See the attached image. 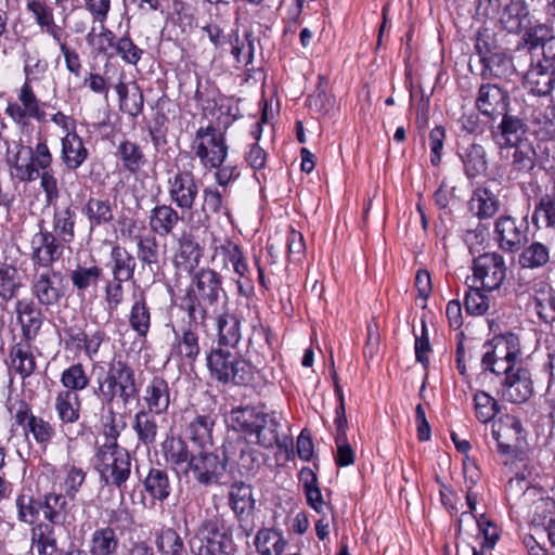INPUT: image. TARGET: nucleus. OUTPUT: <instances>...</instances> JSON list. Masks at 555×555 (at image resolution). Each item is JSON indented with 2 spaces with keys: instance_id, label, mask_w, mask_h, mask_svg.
<instances>
[{
  "instance_id": "1",
  "label": "nucleus",
  "mask_w": 555,
  "mask_h": 555,
  "mask_svg": "<svg viewBox=\"0 0 555 555\" xmlns=\"http://www.w3.org/2000/svg\"><path fill=\"white\" fill-rule=\"evenodd\" d=\"M228 295L223 279L216 270L204 267L193 273L181 298V308L192 324L206 325L211 312H216L221 299Z\"/></svg>"
},
{
  "instance_id": "2",
  "label": "nucleus",
  "mask_w": 555,
  "mask_h": 555,
  "mask_svg": "<svg viewBox=\"0 0 555 555\" xmlns=\"http://www.w3.org/2000/svg\"><path fill=\"white\" fill-rule=\"evenodd\" d=\"M227 422L234 430L255 437V442L264 449L281 447V422L275 412L266 413L254 406L236 408L230 412Z\"/></svg>"
},
{
  "instance_id": "3",
  "label": "nucleus",
  "mask_w": 555,
  "mask_h": 555,
  "mask_svg": "<svg viewBox=\"0 0 555 555\" xmlns=\"http://www.w3.org/2000/svg\"><path fill=\"white\" fill-rule=\"evenodd\" d=\"M118 435L117 429L111 427L107 442L96 451L95 468L102 481L120 488L130 476L131 459L129 453L117 444Z\"/></svg>"
},
{
  "instance_id": "4",
  "label": "nucleus",
  "mask_w": 555,
  "mask_h": 555,
  "mask_svg": "<svg viewBox=\"0 0 555 555\" xmlns=\"http://www.w3.org/2000/svg\"><path fill=\"white\" fill-rule=\"evenodd\" d=\"M99 396L106 403L120 400L124 404L132 401L139 392L132 367L121 361L113 360L103 378H99Z\"/></svg>"
},
{
  "instance_id": "5",
  "label": "nucleus",
  "mask_w": 555,
  "mask_h": 555,
  "mask_svg": "<svg viewBox=\"0 0 555 555\" xmlns=\"http://www.w3.org/2000/svg\"><path fill=\"white\" fill-rule=\"evenodd\" d=\"M211 375L222 383L248 384L254 378L255 367L241 356L221 348L212 349L207 356Z\"/></svg>"
},
{
  "instance_id": "6",
  "label": "nucleus",
  "mask_w": 555,
  "mask_h": 555,
  "mask_svg": "<svg viewBox=\"0 0 555 555\" xmlns=\"http://www.w3.org/2000/svg\"><path fill=\"white\" fill-rule=\"evenodd\" d=\"M235 449L233 442L222 444L221 454L207 452L202 449L191 456V461L184 473L191 472L197 482L204 486L217 483L227 469L230 462H235L232 451Z\"/></svg>"
},
{
  "instance_id": "7",
  "label": "nucleus",
  "mask_w": 555,
  "mask_h": 555,
  "mask_svg": "<svg viewBox=\"0 0 555 555\" xmlns=\"http://www.w3.org/2000/svg\"><path fill=\"white\" fill-rule=\"evenodd\" d=\"M487 349L481 359L485 371L502 375L519 365L520 344L515 334L495 336L485 345Z\"/></svg>"
},
{
  "instance_id": "8",
  "label": "nucleus",
  "mask_w": 555,
  "mask_h": 555,
  "mask_svg": "<svg viewBox=\"0 0 555 555\" xmlns=\"http://www.w3.org/2000/svg\"><path fill=\"white\" fill-rule=\"evenodd\" d=\"M191 149L201 165L208 170L222 165L229 152L224 134L212 125L196 130Z\"/></svg>"
},
{
  "instance_id": "9",
  "label": "nucleus",
  "mask_w": 555,
  "mask_h": 555,
  "mask_svg": "<svg viewBox=\"0 0 555 555\" xmlns=\"http://www.w3.org/2000/svg\"><path fill=\"white\" fill-rule=\"evenodd\" d=\"M168 197L181 214L193 209L198 197L199 189L193 172L189 169L170 171L166 181Z\"/></svg>"
},
{
  "instance_id": "10",
  "label": "nucleus",
  "mask_w": 555,
  "mask_h": 555,
  "mask_svg": "<svg viewBox=\"0 0 555 555\" xmlns=\"http://www.w3.org/2000/svg\"><path fill=\"white\" fill-rule=\"evenodd\" d=\"M31 294L46 309L59 306L66 294L62 273L53 269L35 270L31 280Z\"/></svg>"
},
{
  "instance_id": "11",
  "label": "nucleus",
  "mask_w": 555,
  "mask_h": 555,
  "mask_svg": "<svg viewBox=\"0 0 555 555\" xmlns=\"http://www.w3.org/2000/svg\"><path fill=\"white\" fill-rule=\"evenodd\" d=\"M5 114L15 124L23 127L29 124V119L44 121L46 113L28 79H25L17 91V102L8 103Z\"/></svg>"
},
{
  "instance_id": "12",
  "label": "nucleus",
  "mask_w": 555,
  "mask_h": 555,
  "mask_svg": "<svg viewBox=\"0 0 555 555\" xmlns=\"http://www.w3.org/2000/svg\"><path fill=\"white\" fill-rule=\"evenodd\" d=\"M506 264L499 253H483L473 261V273L483 289L495 291L501 287L506 278Z\"/></svg>"
},
{
  "instance_id": "13",
  "label": "nucleus",
  "mask_w": 555,
  "mask_h": 555,
  "mask_svg": "<svg viewBox=\"0 0 555 555\" xmlns=\"http://www.w3.org/2000/svg\"><path fill=\"white\" fill-rule=\"evenodd\" d=\"M63 255V246L57 237L47 229L40 230L30 240V259L35 270L51 269Z\"/></svg>"
},
{
  "instance_id": "14",
  "label": "nucleus",
  "mask_w": 555,
  "mask_h": 555,
  "mask_svg": "<svg viewBox=\"0 0 555 555\" xmlns=\"http://www.w3.org/2000/svg\"><path fill=\"white\" fill-rule=\"evenodd\" d=\"M202 324H192L189 320L188 326L181 331L172 328L175 339L170 348V357L181 364L192 365L201 353L199 338L196 328Z\"/></svg>"
},
{
  "instance_id": "15",
  "label": "nucleus",
  "mask_w": 555,
  "mask_h": 555,
  "mask_svg": "<svg viewBox=\"0 0 555 555\" xmlns=\"http://www.w3.org/2000/svg\"><path fill=\"white\" fill-rule=\"evenodd\" d=\"M191 542L219 546L221 554L232 546V538L224 530L223 520L217 511H206V516Z\"/></svg>"
},
{
  "instance_id": "16",
  "label": "nucleus",
  "mask_w": 555,
  "mask_h": 555,
  "mask_svg": "<svg viewBox=\"0 0 555 555\" xmlns=\"http://www.w3.org/2000/svg\"><path fill=\"white\" fill-rule=\"evenodd\" d=\"M528 227L509 216H501L495 221L494 234L499 246L504 251L515 253L527 242Z\"/></svg>"
},
{
  "instance_id": "17",
  "label": "nucleus",
  "mask_w": 555,
  "mask_h": 555,
  "mask_svg": "<svg viewBox=\"0 0 555 555\" xmlns=\"http://www.w3.org/2000/svg\"><path fill=\"white\" fill-rule=\"evenodd\" d=\"M502 382L503 397L513 403L526 402L533 393V383L530 372L520 364L504 373Z\"/></svg>"
},
{
  "instance_id": "18",
  "label": "nucleus",
  "mask_w": 555,
  "mask_h": 555,
  "mask_svg": "<svg viewBox=\"0 0 555 555\" xmlns=\"http://www.w3.org/2000/svg\"><path fill=\"white\" fill-rule=\"evenodd\" d=\"M525 88L538 96L551 94L555 87V66L551 62L538 61L531 64L524 77Z\"/></svg>"
},
{
  "instance_id": "19",
  "label": "nucleus",
  "mask_w": 555,
  "mask_h": 555,
  "mask_svg": "<svg viewBox=\"0 0 555 555\" xmlns=\"http://www.w3.org/2000/svg\"><path fill=\"white\" fill-rule=\"evenodd\" d=\"M521 434V423L514 415H502L492 425V436L498 443L499 451L503 454H508L512 451L514 443L520 440Z\"/></svg>"
},
{
  "instance_id": "20",
  "label": "nucleus",
  "mask_w": 555,
  "mask_h": 555,
  "mask_svg": "<svg viewBox=\"0 0 555 555\" xmlns=\"http://www.w3.org/2000/svg\"><path fill=\"white\" fill-rule=\"evenodd\" d=\"M15 313L22 328V340L33 341L43 323L40 308L31 299L23 298L15 302Z\"/></svg>"
},
{
  "instance_id": "21",
  "label": "nucleus",
  "mask_w": 555,
  "mask_h": 555,
  "mask_svg": "<svg viewBox=\"0 0 555 555\" xmlns=\"http://www.w3.org/2000/svg\"><path fill=\"white\" fill-rule=\"evenodd\" d=\"M182 218L171 204H159L150 211L149 227L152 233L166 237L173 234Z\"/></svg>"
},
{
  "instance_id": "22",
  "label": "nucleus",
  "mask_w": 555,
  "mask_h": 555,
  "mask_svg": "<svg viewBox=\"0 0 555 555\" xmlns=\"http://www.w3.org/2000/svg\"><path fill=\"white\" fill-rule=\"evenodd\" d=\"M508 105V95L496 85H482L476 99V106L486 116L504 115Z\"/></svg>"
},
{
  "instance_id": "23",
  "label": "nucleus",
  "mask_w": 555,
  "mask_h": 555,
  "mask_svg": "<svg viewBox=\"0 0 555 555\" xmlns=\"http://www.w3.org/2000/svg\"><path fill=\"white\" fill-rule=\"evenodd\" d=\"M526 132V125L521 119L504 114L499 131L494 133V141L501 150H508L530 141Z\"/></svg>"
},
{
  "instance_id": "24",
  "label": "nucleus",
  "mask_w": 555,
  "mask_h": 555,
  "mask_svg": "<svg viewBox=\"0 0 555 555\" xmlns=\"http://www.w3.org/2000/svg\"><path fill=\"white\" fill-rule=\"evenodd\" d=\"M142 402L146 412L156 415L166 413L170 404V392L167 382L162 377H154L144 389Z\"/></svg>"
},
{
  "instance_id": "25",
  "label": "nucleus",
  "mask_w": 555,
  "mask_h": 555,
  "mask_svg": "<svg viewBox=\"0 0 555 555\" xmlns=\"http://www.w3.org/2000/svg\"><path fill=\"white\" fill-rule=\"evenodd\" d=\"M26 10L31 14L40 30L53 40L65 34L63 27L55 22L53 8L46 0H27Z\"/></svg>"
},
{
  "instance_id": "26",
  "label": "nucleus",
  "mask_w": 555,
  "mask_h": 555,
  "mask_svg": "<svg viewBox=\"0 0 555 555\" xmlns=\"http://www.w3.org/2000/svg\"><path fill=\"white\" fill-rule=\"evenodd\" d=\"M457 155L462 160L464 172L468 179L483 176L488 169L487 153L478 143L460 145Z\"/></svg>"
},
{
  "instance_id": "27",
  "label": "nucleus",
  "mask_w": 555,
  "mask_h": 555,
  "mask_svg": "<svg viewBox=\"0 0 555 555\" xmlns=\"http://www.w3.org/2000/svg\"><path fill=\"white\" fill-rule=\"evenodd\" d=\"M7 164L11 178L17 182H33L39 177V173L33 168L26 145L20 143L16 145L15 152L8 151Z\"/></svg>"
},
{
  "instance_id": "28",
  "label": "nucleus",
  "mask_w": 555,
  "mask_h": 555,
  "mask_svg": "<svg viewBox=\"0 0 555 555\" xmlns=\"http://www.w3.org/2000/svg\"><path fill=\"white\" fill-rule=\"evenodd\" d=\"M203 256V248L196 241L190 237H183L179 242V247L173 258V264L176 269L192 276L194 272L201 269L198 267Z\"/></svg>"
},
{
  "instance_id": "29",
  "label": "nucleus",
  "mask_w": 555,
  "mask_h": 555,
  "mask_svg": "<svg viewBox=\"0 0 555 555\" xmlns=\"http://www.w3.org/2000/svg\"><path fill=\"white\" fill-rule=\"evenodd\" d=\"M215 418L210 414H196L185 424L186 438L201 449L212 444Z\"/></svg>"
},
{
  "instance_id": "30",
  "label": "nucleus",
  "mask_w": 555,
  "mask_h": 555,
  "mask_svg": "<svg viewBox=\"0 0 555 555\" xmlns=\"http://www.w3.org/2000/svg\"><path fill=\"white\" fill-rule=\"evenodd\" d=\"M216 325L218 331V344L231 348L237 347L242 340L241 319L235 313L225 309L217 315Z\"/></svg>"
},
{
  "instance_id": "31",
  "label": "nucleus",
  "mask_w": 555,
  "mask_h": 555,
  "mask_svg": "<svg viewBox=\"0 0 555 555\" xmlns=\"http://www.w3.org/2000/svg\"><path fill=\"white\" fill-rule=\"evenodd\" d=\"M88 155V150L77 132L62 135L61 159L67 169H78L86 162Z\"/></svg>"
},
{
  "instance_id": "32",
  "label": "nucleus",
  "mask_w": 555,
  "mask_h": 555,
  "mask_svg": "<svg viewBox=\"0 0 555 555\" xmlns=\"http://www.w3.org/2000/svg\"><path fill=\"white\" fill-rule=\"evenodd\" d=\"M90 229L109 224L114 220V205L107 197H89L81 209Z\"/></svg>"
},
{
  "instance_id": "33",
  "label": "nucleus",
  "mask_w": 555,
  "mask_h": 555,
  "mask_svg": "<svg viewBox=\"0 0 555 555\" xmlns=\"http://www.w3.org/2000/svg\"><path fill=\"white\" fill-rule=\"evenodd\" d=\"M500 22L508 33H519L530 24L529 11L524 0H511L501 13Z\"/></svg>"
},
{
  "instance_id": "34",
  "label": "nucleus",
  "mask_w": 555,
  "mask_h": 555,
  "mask_svg": "<svg viewBox=\"0 0 555 555\" xmlns=\"http://www.w3.org/2000/svg\"><path fill=\"white\" fill-rule=\"evenodd\" d=\"M229 502L240 520L247 519L255 508L251 487L244 482L233 483L229 492Z\"/></svg>"
},
{
  "instance_id": "35",
  "label": "nucleus",
  "mask_w": 555,
  "mask_h": 555,
  "mask_svg": "<svg viewBox=\"0 0 555 555\" xmlns=\"http://www.w3.org/2000/svg\"><path fill=\"white\" fill-rule=\"evenodd\" d=\"M164 457L168 464L176 469L185 472L191 456L194 454L189 450L188 443L181 437H167L162 444Z\"/></svg>"
},
{
  "instance_id": "36",
  "label": "nucleus",
  "mask_w": 555,
  "mask_h": 555,
  "mask_svg": "<svg viewBox=\"0 0 555 555\" xmlns=\"http://www.w3.org/2000/svg\"><path fill=\"white\" fill-rule=\"evenodd\" d=\"M512 162L509 177L518 179L521 176L529 173L535 167L537 153L530 141L511 147Z\"/></svg>"
},
{
  "instance_id": "37",
  "label": "nucleus",
  "mask_w": 555,
  "mask_h": 555,
  "mask_svg": "<svg viewBox=\"0 0 555 555\" xmlns=\"http://www.w3.org/2000/svg\"><path fill=\"white\" fill-rule=\"evenodd\" d=\"M81 401L79 395L70 390H61L56 393L54 408L63 425L74 424L80 417Z\"/></svg>"
},
{
  "instance_id": "38",
  "label": "nucleus",
  "mask_w": 555,
  "mask_h": 555,
  "mask_svg": "<svg viewBox=\"0 0 555 555\" xmlns=\"http://www.w3.org/2000/svg\"><path fill=\"white\" fill-rule=\"evenodd\" d=\"M120 545L119 538L111 526L93 531L89 544L90 555H117Z\"/></svg>"
},
{
  "instance_id": "39",
  "label": "nucleus",
  "mask_w": 555,
  "mask_h": 555,
  "mask_svg": "<svg viewBox=\"0 0 555 555\" xmlns=\"http://www.w3.org/2000/svg\"><path fill=\"white\" fill-rule=\"evenodd\" d=\"M111 260L112 279L125 282L133 280L137 261L125 247L115 245L111 250Z\"/></svg>"
},
{
  "instance_id": "40",
  "label": "nucleus",
  "mask_w": 555,
  "mask_h": 555,
  "mask_svg": "<svg viewBox=\"0 0 555 555\" xmlns=\"http://www.w3.org/2000/svg\"><path fill=\"white\" fill-rule=\"evenodd\" d=\"M128 322L130 328L138 337L145 338L147 336L152 323L151 309L142 294L139 297H134L129 310Z\"/></svg>"
},
{
  "instance_id": "41",
  "label": "nucleus",
  "mask_w": 555,
  "mask_h": 555,
  "mask_svg": "<svg viewBox=\"0 0 555 555\" xmlns=\"http://www.w3.org/2000/svg\"><path fill=\"white\" fill-rule=\"evenodd\" d=\"M221 255L223 258V267L231 264L235 274L245 278L249 272V267L242 248L230 240H225L222 244L215 248L214 256Z\"/></svg>"
},
{
  "instance_id": "42",
  "label": "nucleus",
  "mask_w": 555,
  "mask_h": 555,
  "mask_svg": "<svg viewBox=\"0 0 555 555\" xmlns=\"http://www.w3.org/2000/svg\"><path fill=\"white\" fill-rule=\"evenodd\" d=\"M145 492L154 501L164 502L172 491L168 473L160 468H151L143 481Z\"/></svg>"
},
{
  "instance_id": "43",
  "label": "nucleus",
  "mask_w": 555,
  "mask_h": 555,
  "mask_svg": "<svg viewBox=\"0 0 555 555\" xmlns=\"http://www.w3.org/2000/svg\"><path fill=\"white\" fill-rule=\"evenodd\" d=\"M254 544L259 555H282L287 542L281 531L262 528L256 533Z\"/></svg>"
},
{
  "instance_id": "44",
  "label": "nucleus",
  "mask_w": 555,
  "mask_h": 555,
  "mask_svg": "<svg viewBox=\"0 0 555 555\" xmlns=\"http://www.w3.org/2000/svg\"><path fill=\"white\" fill-rule=\"evenodd\" d=\"M31 548L38 555H53L57 551L54 526L39 522L31 529Z\"/></svg>"
},
{
  "instance_id": "45",
  "label": "nucleus",
  "mask_w": 555,
  "mask_h": 555,
  "mask_svg": "<svg viewBox=\"0 0 555 555\" xmlns=\"http://www.w3.org/2000/svg\"><path fill=\"white\" fill-rule=\"evenodd\" d=\"M300 481L304 485L305 495L308 505L319 514H325L330 506L323 500L320 488L318 487V477L311 468L305 467L299 473Z\"/></svg>"
},
{
  "instance_id": "46",
  "label": "nucleus",
  "mask_w": 555,
  "mask_h": 555,
  "mask_svg": "<svg viewBox=\"0 0 555 555\" xmlns=\"http://www.w3.org/2000/svg\"><path fill=\"white\" fill-rule=\"evenodd\" d=\"M154 543L160 555H185V547L180 534L171 527L157 529Z\"/></svg>"
},
{
  "instance_id": "47",
  "label": "nucleus",
  "mask_w": 555,
  "mask_h": 555,
  "mask_svg": "<svg viewBox=\"0 0 555 555\" xmlns=\"http://www.w3.org/2000/svg\"><path fill=\"white\" fill-rule=\"evenodd\" d=\"M30 343L21 340L11 349L12 367L22 378L30 376L36 370V359Z\"/></svg>"
},
{
  "instance_id": "48",
  "label": "nucleus",
  "mask_w": 555,
  "mask_h": 555,
  "mask_svg": "<svg viewBox=\"0 0 555 555\" xmlns=\"http://www.w3.org/2000/svg\"><path fill=\"white\" fill-rule=\"evenodd\" d=\"M86 41L96 55H103L107 59H112L115 55V35L111 29L106 28L104 24L100 26L99 33H96L93 26L86 35Z\"/></svg>"
},
{
  "instance_id": "49",
  "label": "nucleus",
  "mask_w": 555,
  "mask_h": 555,
  "mask_svg": "<svg viewBox=\"0 0 555 555\" xmlns=\"http://www.w3.org/2000/svg\"><path fill=\"white\" fill-rule=\"evenodd\" d=\"M154 413L140 410L135 413L132 428L138 441L146 447L156 442L158 426Z\"/></svg>"
},
{
  "instance_id": "50",
  "label": "nucleus",
  "mask_w": 555,
  "mask_h": 555,
  "mask_svg": "<svg viewBox=\"0 0 555 555\" xmlns=\"http://www.w3.org/2000/svg\"><path fill=\"white\" fill-rule=\"evenodd\" d=\"M116 156L121 162L124 169L130 173L139 172L146 162L141 147L129 140H124L118 144Z\"/></svg>"
},
{
  "instance_id": "51",
  "label": "nucleus",
  "mask_w": 555,
  "mask_h": 555,
  "mask_svg": "<svg viewBox=\"0 0 555 555\" xmlns=\"http://www.w3.org/2000/svg\"><path fill=\"white\" fill-rule=\"evenodd\" d=\"M67 496L62 493H48L41 503L44 519L53 526L61 525L67 516Z\"/></svg>"
},
{
  "instance_id": "52",
  "label": "nucleus",
  "mask_w": 555,
  "mask_h": 555,
  "mask_svg": "<svg viewBox=\"0 0 555 555\" xmlns=\"http://www.w3.org/2000/svg\"><path fill=\"white\" fill-rule=\"evenodd\" d=\"M76 212L68 205L65 208H55L53 214V230L64 243L75 238Z\"/></svg>"
},
{
  "instance_id": "53",
  "label": "nucleus",
  "mask_w": 555,
  "mask_h": 555,
  "mask_svg": "<svg viewBox=\"0 0 555 555\" xmlns=\"http://www.w3.org/2000/svg\"><path fill=\"white\" fill-rule=\"evenodd\" d=\"M102 274V268L96 264L90 267L78 264L69 272V279L73 287L77 289V292H85L90 287H95Z\"/></svg>"
},
{
  "instance_id": "54",
  "label": "nucleus",
  "mask_w": 555,
  "mask_h": 555,
  "mask_svg": "<svg viewBox=\"0 0 555 555\" xmlns=\"http://www.w3.org/2000/svg\"><path fill=\"white\" fill-rule=\"evenodd\" d=\"M470 208L480 219L491 218L499 210V201L489 189L478 188L470 198Z\"/></svg>"
},
{
  "instance_id": "55",
  "label": "nucleus",
  "mask_w": 555,
  "mask_h": 555,
  "mask_svg": "<svg viewBox=\"0 0 555 555\" xmlns=\"http://www.w3.org/2000/svg\"><path fill=\"white\" fill-rule=\"evenodd\" d=\"M532 222L535 227H555V194H544L535 204Z\"/></svg>"
},
{
  "instance_id": "56",
  "label": "nucleus",
  "mask_w": 555,
  "mask_h": 555,
  "mask_svg": "<svg viewBox=\"0 0 555 555\" xmlns=\"http://www.w3.org/2000/svg\"><path fill=\"white\" fill-rule=\"evenodd\" d=\"M203 211L230 217L231 209L225 190L221 192L216 186L205 188L203 190Z\"/></svg>"
},
{
  "instance_id": "57",
  "label": "nucleus",
  "mask_w": 555,
  "mask_h": 555,
  "mask_svg": "<svg viewBox=\"0 0 555 555\" xmlns=\"http://www.w3.org/2000/svg\"><path fill=\"white\" fill-rule=\"evenodd\" d=\"M60 382L64 387L63 390H70L78 393V391L89 386L90 378L83 365L81 363H75L62 372Z\"/></svg>"
},
{
  "instance_id": "58",
  "label": "nucleus",
  "mask_w": 555,
  "mask_h": 555,
  "mask_svg": "<svg viewBox=\"0 0 555 555\" xmlns=\"http://www.w3.org/2000/svg\"><path fill=\"white\" fill-rule=\"evenodd\" d=\"M137 257L142 262L153 269L158 267L160 251L157 238L154 235L140 236L137 242Z\"/></svg>"
},
{
  "instance_id": "59",
  "label": "nucleus",
  "mask_w": 555,
  "mask_h": 555,
  "mask_svg": "<svg viewBox=\"0 0 555 555\" xmlns=\"http://www.w3.org/2000/svg\"><path fill=\"white\" fill-rule=\"evenodd\" d=\"M26 150L35 171L39 173L41 170L52 168L53 155L44 137L39 135L35 145H28Z\"/></svg>"
},
{
  "instance_id": "60",
  "label": "nucleus",
  "mask_w": 555,
  "mask_h": 555,
  "mask_svg": "<svg viewBox=\"0 0 555 555\" xmlns=\"http://www.w3.org/2000/svg\"><path fill=\"white\" fill-rule=\"evenodd\" d=\"M25 433L26 436L30 434L42 450L48 448L56 435L54 425L40 416L30 420Z\"/></svg>"
},
{
  "instance_id": "61",
  "label": "nucleus",
  "mask_w": 555,
  "mask_h": 555,
  "mask_svg": "<svg viewBox=\"0 0 555 555\" xmlns=\"http://www.w3.org/2000/svg\"><path fill=\"white\" fill-rule=\"evenodd\" d=\"M233 444L235 446V449L232 451V453L236 449L240 450V457L236 462L242 474L255 475L261 466L260 453L244 442H237Z\"/></svg>"
},
{
  "instance_id": "62",
  "label": "nucleus",
  "mask_w": 555,
  "mask_h": 555,
  "mask_svg": "<svg viewBox=\"0 0 555 555\" xmlns=\"http://www.w3.org/2000/svg\"><path fill=\"white\" fill-rule=\"evenodd\" d=\"M21 286V275L15 267L4 266L0 268V297L2 299H12Z\"/></svg>"
},
{
  "instance_id": "63",
  "label": "nucleus",
  "mask_w": 555,
  "mask_h": 555,
  "mask_svg": "<svg viewBox=\"0 0 555 555\" xmlns=\"http://www.w3.org/2000/svg\"><path fill=\"white\" fill-rule=\"evenodd\" d=\"M548 259V248L542 243L534 242L522 250L519 263L524 268H539L547 263Z\"/></svg>"
},
{
  "instance_id": "64",
  "label": "nucleus",
  "mask_w": 555,
  "mask_h": 555,
  "mask_svg": "<svg viewBox=\"0 0 555 555\" xmlns=\"http://www.w3.org/2000/svg\"><path fill=\"white\" fill-rule=\"evenodd\" d=\"M535 310L544 321H553L555 319V294L547 286H542L535 291L534 295Z\"/></svg>"
}]
</instances>
